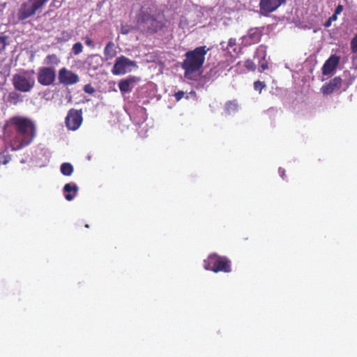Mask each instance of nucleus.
I'll return each mask as SVG.
<instances>
[{"instance_id":"obj_17","label":"nucleus","mask_w":357,"mask_h":357,"mask_svg":"<svg viewBox=\"0 0 357 357\" xmlns=\"http://www.w3.org/2000/svg\"><path fill=\"white\" fill-rule=\"evenodd\" d=\"M116 55V51L115 50V45L114 42L109 41L107 43L104 49V56L105 61L112 59Z\"/></svg>"},{"instance_id":"obj_16","label":"nucleus","mask_w":357,"mask_h":357,"mask_svg":"<svg viewBox=\"0 0 357 357\" xmlns=\"http://www.w3.org/2000/svg\"><path fill=\"white\" fill-rule=\"evenodd\" d=\"M135 77L130 76L127 79H122L119 83V90L123 93H128L132 91L130 84L135 82Z\"/></svg>"},{"instance_id":"obj_29","label":"nucleus","mask_w":357,"mask_h":357,"mask_svg":"<svg viewBox=\"0 0 357 357\" xmlns=\"http://www.w3.org/2000/svg\"><path fill=\"white\" fill-rule=\"evenodd\" d=\"M265 57H266V55H264L263 56L264 62L260 65V66L259 68V70L260 72H263L265 70L268 69V62H267V61L265 60Z\"/></svg>"},{"instance_id":"obj_21","label":"nucleus","mask_w":357,"mask_h":357,"mask_svg":"<svg viewBox=\"0 0 357 357\" xmlns=\"http://www.w3.org/2000/svg\"><path fill=\"white\" fill-rule=\"evenodd\" d=\"M73 169V166L69 162H64L61 165V172L64 176H70Z\"/></svg>"},{"instance_id":"obj_23","label":"nucleus","mask_w":357,"mask_h":357,"mask_svg":"<svg viewBox=\"0 0 357 357\" xmlns=\"http://www.w3.org/2000/svg\"><path fill=\"white\" fill-rule=\"evenodd\" d=\"M73 34L68 31H63L58 40L60 42H67L72 38Z\"/></svg>"},{"instance_id":"obj_20","label":"nucleus","mask_w":357,"mask_h":357,"mask_svg":"<svg viewBox=\"0 0 357 357\" xmlns=\"http://www.w3.org/2000/svg\"><path fill=\"white\" fill-rule=\"evenodd\" d=\"M238 103L236 100L229 101L225 104V110L228 114H231L238 110Z\"/></svg>"},{"instance_id":"obj_12","label":"nucleus","mask_w":357,"mask_h":357,"mask_svg":"<svg viewBox=\"0 0 357 357\" xmlns=\"http://www.w3.org/2000/svg\"><path fill=\"white\" fill-rule=\"evenodd\" d=\"M340 56L332 54L324 63L321 70L324 75H328L332 73L339 65Z\"/></svg>"},{"instance_id":"obj_3","label":"nucleus","mask_w":357,"mask_h":357,"mask_svg":"<svg viewBox=\"0 0 357 357\" xmlns=\"http://www.w3.org/2000/svg\"><path fill=\"white\" fill-rule=\"evenodd\" d=\"M209 50L210 48L206 46H199L185 54V58L181 63V68L184 70L185 77L190 78L191 75L202 68L205 61V56Z\"/></svg>"},{"instance_id":"obj_22","label":"nucleus","mask_w":357,"mask_h":357,"mask_svg":"<svg viewBox=\"0 0 357 357\" xmlns=\"http://www.w3.org/2000/svg\"><path fill=\"white\" fill-rule=\"evenodd\" d=\"M8 36L3 33L0 34V53H1L8 44Z\"/></svg>"},{"instance_id":"obj_24","label":"nucleus","mask_w":357,"mask_h":357,"mask_svg":"<svg viewBox=\"0 0 357 357\" xmlns=\"http://www.w3.org/2000/svg\"><path fill=\"white\" fill-rule=\"evenodd\" d=\"M72 51L75 55H78L83 51V45L80 42L75 43L73 46Z\"/></svg>"},{"instance_id":"obj_5","label":"nucleus","mask_w":357,"mask_h":357,"mask_svg":"<svg viewBox=\"0 0 357 357\" xmlns=\"http://www.w3.org/2000/svg\"><path fill=\"white\" fill-rule=\"evenodd\" d=\"M48 1L49 0H27L24 2L17 12L18 20L23 21L34 15L36 12L41 10Z\"/></svg>"},{"instance_id":"obj_38","label":"nucleus","mask_w":357,"mask_h":357,"mask_svg":"<svg viewBox=\"0 0 357 357\" xmlns=\"http://www.w3.org/2000/svg\"><path fill=\"white\" fill-rule=\"evenodd\" d=\"M85 227H86V228H89V225L86 224V225H85Z\"/></svg>"},{"instance_id":"obj_2","label":"nucleus","mask_w":357,"mask_h":357,"mask_svg":"<svg viewBox=\"0 0 357 357\" xmlns=\"http://www.w3.org/2000/svg\"><path fill=\"white\" fill-rule=\"evenodd\" d=\"M139 24L143 31L149 33H155L161 30L165 25L163 15L153 3L148 8L144 6L139 13Z\"/></svg>"},{"instance_id":"obj_10","label":"nucleus","mask_w":357,"mask_h":357,"mask_svg":"<svg viewBox=\"0 0 357 357\" xmlns=\"http://www.w3.org/2000/svg\"><path fill=\"white\" fill-rule=\"evenodd\" d=\"M286 1L287 0H259V12L261 15L268 16L285 4Z\"/></svg>"},{"instance_id":"obj_13","label":"nucleus","mask_w":357,"mask_h":357,"mask_svg":"<svg viewBox=\"0 0 357 357\" xmlns=\"http://www.w3.org/2000/svg\"><path fill=\"white\" fill-rule=\"evenodd\" d=\"M342 79L340 77H335L331 79L328 83L323 85L321 91L324 95L331 94L333 91L341 88Z\"/></svg>"},{"instance_id":"obj_4","label":"nucleus","mask_w":357,"mask_h":357,"mask_svg":"<svg viewBox=\"0 0 357 357\" xmlns=\"http://www.w3.org/2000/svg\"><path fill=\"white\" fill-rule=\"evenodd\" d=\"M204 267L206 270L214 273L231 271V261L225 256H220L216 253H212L204 260Z\"/></svg>"},{"instance_id":"obj_15","label":"nucleus","mask_w":357,"mask_h":357,"mask_svg":"<svg viewBox=\"0 0 357 357\" xmlns=\"http://www.w3.org/2000/svg\"><path fill=\"white\" fill-rule=\"evenodd\" d=\"M78 187L75 183H66L63 187L64 196L66 200L71 201L77 195Z\"/></svg>"},{"instance_id":"obj_36","label":"nucleus","mask_w":357,"mask_h":357,"mask_svg":"<svg viewBox=\"0 0 357 357\" xmlns=\"http://www.w3.org/2000/svg\"><path fill=\"white\" fill-rule=\"evenodd\" d=\"M332 21L330 20V19L328 18L324 23V26L325 27H330L331 26V24H332Z\"/></svg>"},{"instance_id":"obj_34","label":"nucleus","mask_w":357,"mask_h":357,"mask_svg":"<svg viewBox=\"0 0 357 357\" xmlns=\"http://www.w3.org/2000/svg\"><path fill=\"white\" fill-rule=\"evenodd\" d=\"M278 173H279L280 176L283 179H284V177H285V169L282 168V167H280L279 169H278Z\"/></svg>"},{"instance_id":"obj_25","label":"nucleus","mask_w":357,"mask_h":357,"mask_svg":"<svg viewBox=\"0 0 357 357\" xmlns=\"http://www.w3.org/2000/svg\"><path fill=\"white\" fill-rule=\"evenodd\" d=\"M10 160V156L5 153H0V165H6Z\"/></svg>"},{"instance_id":"obj_28","label":"nucleus","mask_w":357,"mask_h":357,"mask_svg":"<svg viewBox=\"0 0 357 357\" xmlns=\"http://www.w3.org/2000/svg\"><path fill=\"white\" fill-rule=\"evenodd\" d=\"M84 91L85 93L89 94H92L95 92L94 88L91 86V84H86L84 86Z\"/></svg>"},{"instance_id":"obj_18","label":"nucleus","mask_w":357,"mask_h":357,"mask_svg":"<svg viewBox=\"0 0 357 357\" xmlns=\"http://www.w3.org/2000/svg\"><path fill=\"white\" fill-rule=\"evenodd\" d=\"M22 101V96L16 91H11L8 93L7 102L11 105H16Z\"/></svg>"},{"instance_id":"obj_33","label":"nucleus","mask_w":357,"mask_h":357,"mask_svg":"<svg viewBox=\"0 0 357 357\" xmlns=\"http://www.w3.org/2000/svg\"><path fill=\"white\" fill-rule=\"evenodd\" d=\"M236 45V40L235 38H230L228 42V46L232 47Z\"/></svg>"},{"instance_id":"obj_9","label":"nucleus","mask_w":357,"mask_h":357,"mask_svg":"<svg viewBox=\"0 0 357 357\" xmlns=\"http://www.w3.org/2000/svg\"><path fill=\"white\" fill-rule=\"evenodd\" d=\"M82 111L70 109L65 119L66 127L71 130L78 129L82 123Z\"/></svg>"},{"instance_id":"obj_31","label":"nucleus","mask_w":357,"mask_h":357,"mask_svg":"<svg viewBox=\"0 0 357 357\" xmlns=\"http://www.w3.org/2000/svg\"><path fill=\"white\" fill-rule=\"evenodd\" d=\"M343 10H344V6L341 4H339L336 6L334 13L339 15L343 11Z\"/></svg>"},{"instance_id":"obj_11","label":"nucleus","mask_w":357,"mask_h":357,"mask_svg":"<svg viewBox=\"0 0 357 357\" xmlns=\"http://www.w3.org/2000/svg\"><path fill=\"white\" fill-rule=\"evenodd\" d=\"M58 79L59 83L68 86L77 84L79 81V75L74 72L63 67L59 71Z\"/></svg>"},{"instance_id":"obj_30","label":"nucleus","mask_w":357,"mask_h":357,"mask_svg":"<svg viewBox=\"0 0 357 357\" xmlns=\"http://www.w3.org/2000/svg\"><path fill=\"white\" fill-rule=\"evenodd\" d=\"M185 93L183 91H178L174 93L175 99L177 102L181 100L184 97Z\"/></svg>"},{"instance_id":"obj_1","label":"nucleus","mask_w":357,"mask_h":357,"mask_svg":"<svg viewBox=\"0 0 357 357\" xmlns=\"http://www.w3.org/2000/svg\"><path fill=\"white\" fill-rule=\"evenodd\" d=\"M5 129L14 132L10 143L12 150L18 151L32 143L37 135L35 122L29 117L14 116L6 121Z\"/></svg>"},{"instance_id":"obj_37","label":"nucleus","mask_w":357,"mask_h":357,"mask_svg":"<svg viewBox=\"0 0 357 357\" xmlns=\"http://www.w3.org/2000/svg\"><path fill=\"white\" fill-rule=\"evenodd\" d=\"M127 33H128L127 31H122V33H123V34H126Z\"/></svg>"},{"instance_id":"obj_14","label":"nucleus","mask_w":357,"mask_h":357,"mask_svg":"<svg viewBox=\"0 0 357 357\" xmlns=\"http://www.w3.org/2000/svg\"><path fill=\"white\" fill-rule=\"evenodd\" d=\"M262 33L258 28L250 29L248 34L243 36V42L246 45H251L259 43L261 40Z\"/></svg>"},{"instance_id":"obj_7","label":"nucleus","mask_w":357,"mask_h":357,"mask_svg":"<svg viewBox=\"0 0 357 357\" xmlns=\"http://www.w3.org/2000/svg\"><path fill=\"white\" fill-rule=\"evenodd\" d=\"M133 67H137L136 63L125 56L118 57L112 69L113 75H124L132 70Z\"/></svg>"},{"instance_id":"obj_6","label":"nucleus","mask_w":357,"mask_h":357,"mask_svg":"<svg viewBox=\"0 0 357 357\" xmlns=\"http://www.w3.org/2000/svg\"><path fill=\"white\" fill-rule=\"evenodd\" d=\"M12 83L15 90L26 93L30 91L35 85L34 77L27 72L13 75Z\"/></svg>"},{"instance_id":"obj_8","label":"nucleus","mask_w":357,"mask_h":357,"mask_svg":"<svg viewBox=\"0 0 357 357\" xmlns=\"http://www.w3.org/2000/svg\"><path fill=\"white\" fill-rule=\"evenodd\" d=\"M38 82L43 86H50L56 79V70L54 67H40L38 68Z\"/></svg>"},{"instance_id":"obj_35","label":"nucleus","mask_w":357,"mask_h":357,"mask_svg":"<svg viewBox=\"0 0 357 357\" xmlns=\"http://www.w3.org/2000/svg\"><path fill=\"white\" fill-rule=\"evenodd\" d=\"M337 15H338L337 14H336V13H333V15L329 17L330 20H331V21H332V22H335V21H336V20H337Z\"/></svg>"},{"instance_id":"obj_26","label":"nucleus","mask_w":357,"mask_h":357,"mask_svg":"<svg viewBox=\"0 0 357 357\" xmlns=\"http://www.w3.org/2000/svg\"><path fill=\"white\" fill-rule=\"evenodd\" d=\"M266 87V84L264 82L256 81L254 82V89L258 91L259 93L261 92L262 89Z\"/></svg>"},{"instance_id":"obj_32","label":"nucleus","mask_w":357,"mask_h":357,"mask_svg":"<svg viewBox=\"0 0 357 357\" xmlns=\"http://www.w3.org/2000/svg\"><path fill=\"white\" fill-rule=\"evenodd\" d=\"M85 44L89 47H94L93 42L90 38H86Z\"/></svg>"},{"instance_id":"obj_19","label":"nucleus","mask_w":357,"mask_h":357,"mask_svg":"<svg viewBox=\"0 0 357 357\" xmlns=\"http://www.w3.org/2000/svg\"><path fill=\"white\" fill-rule=\"evenodd\" d=\"M60 62V59L55 54L47 55L44 60L45 64L47 66H53L52 67L59 65Z\"/></svg>"},{"instance_id":"obj_27","label":"nucleus","mask_w":357,"mask_h":357,"mask_svg":"<svg viewBox=\"0 0 357 357\" xmlns=\"http://www.w3.org/2000/svg\"><path fill=\"white\" fill-rule=\"evenodd\" d=\"M245 66L248 70H252V71H254L256 68V66H255V63L252 60H250V59L246 60L245 61Z\"/></svg>"}]
</instances>
